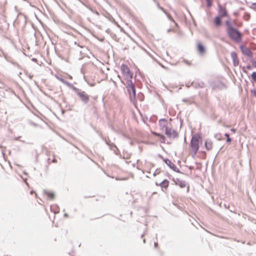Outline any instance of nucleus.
Here are the masks:
<instances>
[{"instance_id":"bb28decb","label":"nucleus","mask_w":256,"mask_h":256,"mask_svg":"<svg viewBox=\"0 0 256 256\" xmlns=\"http://www.w3.org/2000/svg\"><path fill=\"white\" fill-rule=\"evenodd\" d=\"M168 18L172 20V21H173L174 22V20H173V18H172V17L170 16H168Z\"/></svg>"},{"instance_id":"20e7f679","label":"nucleus","mask_w":256,"mask_h":256,"mask_svg":"<svg viewBox=\"0 0 256 256\" xmlns=\"http://www.w3.org/2000/svg\"><path fill=\"white\" fill-rule=\"evenodd\" d=\"M199 140L198 136H193L190 140V146L192 152H193L194 154L196 155L199 148Z\"/></svg>"},{"instance_id":"0eeeda50","label":"nucleus","mask_w":256,"mask_h":256,"mask_svg":"<svg viewBox=\"0 0 256 256\" xmlns=\"http://www.w3.org/2000/svg\"><path fill=\"white\" fill-rule=\"evenodd\" d=\"M218 8L219 14V15L218 16H220L221 18H222L228 16V12L225 7L219 4Z\"/></svg>"},{"instance_id":"aec40b11","label":"nucleus","mask_w":256,"mask_h":256,"mask_svg":"<svg viewBox=\"0 0 256 256\" xmlns=\"http://www.w3.org/2000/svg\"><path fill=\"white\" fill-rule=\"evenodd\" d=\"M252 79L254 81L256 82V72H254L252 74Z\"/></svg>"},{"instance_id":"f3484780","label":"nucleus","mask_w":256,"mask_h":256,"mask_svg":"<svg viewBox=\"0 0 256 256\" xmlns=\"http://www.w3.org/2000/svg\"><path fill=\"white\" fill-rule=\"evenodd\" d=\"M242 52L244 54H246L248 56H250L252 54L251 52L247 48H244L242 50Z\"/></svg>"},{"instance_id":"393cba45","label":"nucleus","mask_w":256,"mask_h":256,"mask_svg":"<svg viewBox=\"0 0 256 256\" xmlns=\"http://www.w3.org/2000/svg\"><path fill=\"white\" fill-rule=\"evenodd\" d=\"M252 6L254 8L256 9V2L253 3L252 4Z\"/></svg>"},{"instance_id":"39448f33","label":"nucleus","mask_w":256,"mask_h":256,"mask_svg":"<svg viewBox=\"0 0 256 256\" xmlns=\"http://www.w3.org/2000/svg\"><path fill=\"white\" fill-rule=\"evenodd\" d=\"M74 90L83 102H87L88 101L89 96L84 92L77 88H74Z\"/></svg>"},{"instance_id":"473e14b6","label":"nucleus","mask_w":256,"mask_h":256,"mask_svg":"<svg viewBox=\"0 0 256 256\" xmlns=\"http://www.w3.org/2000/svg\"><path fill=\"white\" fill-rule=\"evenodd\" d=\"M64 216H68V215L66 214H65Z\"/></svg>"},{"instance_id":"4be33fe9","label":"nucleus","mask_w":256,"mask_h":256,"mask_svg":"<svg viewBox=\"0 0 256 256\" xmlns=\"http://www.w3.org/2000/svg\"><path fill=\"white\" fill-rule=\"evenodd\" d=\"M52 162H53V163H56L57 162V160H56V156L54 155H53V158L52 160Z\"/></svg>"},{"instance_id":"dca6fc26","label":"nucleus","mask_w":256,"mask_h":256,"mask_svg":"<svg viewBox=\"0 0 256 256\" xmlns=\"http://www.w3.org/2000/svg\"><path fill=\"white\" fill-rule=\"evenodd\" d=\"M46 196L50 199H54V194L52 192H46Z\"/></svg>"},{"instance_id":"c756f323","label":"nucleus","mask_w":256,"mask_h":256,"mask_svg":"<svg viewBox=\"0 0 256 256\" xmlns=\"http://www.w3.org/2000/svg\"><path fill=\"white\" fill-rule=\"evenodd\" d=\"M246 68H247L248 69H249V70H250V68H251V67H250V66H247Z\"/></svg>"},{"instance_id":"2f4dec72","label":"nucleus","mask_w":256,"mask_h":256,"mask_svg":"<svg viewBox=\"0 0 256 256\" xmlns=\"http://www.w3.org/2000/svg\"><path fill=\"white\" fill-rule=\"evenodd\" d=\"M206 2H210V1H212V0H206Z\"/></svg>"},{"instance_id":"412c9836","label":"nucleus","mask_w":256,"mask_h":256,"mask_svg":"<svg viewBox=\"0 0 256 256\" xmlns=\"http://www.w3.org/2000/svg\"><path fill=\"white\" fill-rule=\"evenodd\" d=\"M212 1H210V2H206V5H207L208 7L210 8L212 6Z\"/></svg>"},{"instance_id":"9d476101","label":"nucleus","mask_w":256,"mask_h":256,"mask_svg":"<svg viewBox=\"0 0 256 256\" xmlns=\"http://www.w3.org/2000/svg\"><path fill=\"white\" fill-rule=\"evenodd\" d=\"M197 49L200 54H203L205 52V48L200 42L197 44Z\"/></svg>"},{"instance_id":"cd10ccee","label":"nucleus","mask_w":256,"mask_h":256,"mask_svg":"<svg viewBox=\"0 0 256 256\" xmlns=\"http://www.w3.org/2000/svg\"><path fill=\"white\" fill-rule=\"evenodd\" d=\"M158 242H154V246H155L156 248H157V247H158Z\"/></svg>"},{"instance_id":"6ab92c4d","label":"nucleus","mask_w":256,"mask_h":256,"mask_svg":"<svg viewBox=\"0 0 256 256\" xmlns=\"http://www.w3.org/2000/svg\"><path fill=\"white\" fill-rule=\"evenodd\" d=\"M224 136L226 137V142L228 144H230L232 142V139L230 138L229 134L226 133Z\"/></svg>"},{"instance_id":"b1692460","label":"nucleus","mask_w":256,"mask_h":256,"mask_svg":"<svg viewBox=\"0 0 256 256\" xmlns=\"http://www.w3.org/2000/svg\"><path fill=\"white\" fill-rule=\"evenodd\" d=\"M30 193L31 194H34L36 197V198L37 197V194L34 190H31Z\"/></svg>"},{"instance_id":"6e6552de","label":"nucleus","mask_w":256,"mask_h":256,"mask_svg":"<svg viewBox=\"0 0 256 256\" xmlns=\"http://www.w3.org/2000/svg\"><path fill=\"white\" fill-rule=\"evenodd\" d=\"M164 160L166 162V164L174 171L176 172H180L179 169L170 160H169L168 159H164Z\"/></svg>"},{"instance_id":"f8f14e48","label":"nucleus","mask_w":256,"mask_h":256,"mask_svg":"<svg viewBox=\"0 0 256 256\" xmlns=\"http://www.w3.org/2000/svg\"><path fill=\"white\" fill-rule=\"evenodd\" d=\"M156 185L158 186V184H156ZM158 186L161 187L162 190L163 188L166 189L169 186V182L166 180H164Z\"/></svg>"},{"instance_id":"f257e3e1","label":"nucleus","mask_w":256,"mask_h":256,"mask_svg":"<svg viewBox=\"0 0 256 256\" xmlns=\"http://www.w3.org/2000/svg\"><path fill=\"white\" fill-rule=\"evenodd\" d=\"M160 128L162 130H165L166 134L170 138H176L178 134L176 132L169 126L170 124L166 119H160L158 122Z\"/></svg>"},{"instance_id":"5701e85b","label":"nucleus","mask_w":256,"mask_h":256,"mask_svg":"<svg viewBox=\"0 0 256 256\" xmlns=\"http://www.w3.org/2000/svg\"><path fill=\"white\" fill-rule=\"evenodd\" d=\"M251 93L256 97V90H250Z\"/></svg>"},{"instance_id":"7ed1b4c3","label":"nucleus","mask_w":256,"mask_h":256,"mask_svg":"<svg viewBox=\"0 0 256 256\" xmlns=\"http://www.w3.org/2000/svg\"><path fill=\"white\" fill-rule=\"evenodd\" d=\"M227 33L230 38L232 40L236 42H239L240 41L242 38V34L237 30L232 28L227 31Z\"/></svg>"},{"instance_id":"2eb2a0df","label":"nucleus","mask_w":256,"mask_h":256,"mask_svg":"<svg viewBox=\"0 0 256 256\" xmlns=\"http://www.w3.org/2000/svg\"><path fill=\"white\" fill-rule=\"evenodd\" d=\"M152 133L154 136H159L160 139L162 140V142H164L166 138L164 135L156 133V132H152Z\"/></svg>"},{"instance_id":"9b49d317","label":"nucleus","mask_w":256,"mask_h":256,"mask_svg":"<svg viewBox=\"0 0 256 256\" xmlns=\"http://www.w3.org/2000/svg\"><path fill=\"white\" fill-rule=\"evenodd\" d=\"M231 56L233 60V63L234 66H238V60L236 54L234 52L231 53Z\"/></svg>"},{"instance_id":"a878e982","label":"nucleus","mask_w":256,"mask_h":256,"mask_svg":"<svg viewBox=\"0 0 256 256\" xmlns=\"http://www.w3.org/2000/svg\"><path fill=\"white\" fill-rule=\"evenodd\" d=\"M230 131L233 133H235L236 132V130L234 128H232L230 129Z\"/></svg>"},{"instance_id":"a211bd4d","label":"nucleus","mask_w":256,"mask_h":256,"mask_svg":"<svg viewBox=\"0 0 256 256\" xmlns=\"http://www.w3.org/2000/svg\"><path fill=\"white\" fill-rule=\"evenodd\" d=\"M226 24L227 26L226 32L233 28L230 21H226Z\"/></svg>"},{"instance_id":"1a4fd4ad","label":"nucleus","mask_w":256,"mask_h":256,"mask_svg":"<svg viewBox=\"0 0 256 256\" xmlns=\"http://www.w3.org/2000/svg\"><path fill=\"white\" fill-rule=\"evenodd\" d=\"M172 180L174 182L175 184L179 186L181 188H184L186 186V182L184 180L178 178L176 180L173 178Z\"/></svg>"},{"instance_id":"7c9ffc66","label":"nucleus","mask_w":256,"mask_h":256,"mask_svg":"<svg viewBox=\"0 0 256 256\" xmlns=\"http://www.w3.org/2000/svg\"><path fill=\"white\" fill-rule=\"evenodd\" d=\"M160 8V9H161L162 10H163L164 12H165L164 10L162 8Z\"/></svg>"},{"instance_id":"4468645a","label":"nucleus","mask_w":256,"mask_h":256,"mask_svg":"<svg viewBox=\"0 0 256 256\" xmlns=\"http://www.w3.org/2000/svg\"><path fill=\"white\" fill-rule=\"evenodd\" d=\"M205 146L207 150H210L212 148L213 143L210 140H207L205 142Z\"/></svg>"},{"instance_id":"ddd939ff","label":"nucleus","mask_w":256,"mask_h":256,"mask_svg":"<svg viewBox=\"0 0 256 256\" xmlns=\"http://www.w3.org/2000/svg\"><path fill=\"white\" fill-rule=\"evenodd\" d=\"M222 18L220 16H216L214 20V26L216 27L220 26L222 24Z\"/></svg>"},{"instance_id":"f03ea898","label":"nucleus","mask_w":256,"mask_h":256,"mask_svg":"<svg viewBox=\"0 0 256 256\" xmlns=\"http://www.w3.org/2000/svg\"><path fill=\"white\" fill-rule=\"evenodd\" d=\"M120 70L123 76V80L124 82H128L132 85V80L133 77V73L130 70L128 66L124 64H122L120 67Z\"/></svg>"},{"instance_id":"c85d7f7f","label":"nucleus","mask_w":256,"mask_h":256,"mask_svg":"<svg viewBox=\"0 0 256 256\" xmlns=\"http://www.w3.org/2000/svg\"><path fill=\"white\" fill-rule=\"evenodd\" d=\"M254 66L255 68H256V62H254Z\"/></svg>"},{"instance_id":"423d86ee","label":"nucleus","mask_w":256,"mask_h":256,"mask_svg":"<svg viewBox=\"0 0 256 256\" xmlns=\"http://www.w3.org/2000/svg\"><path fill=\"white\" fill-rule=\"evenodd\" d=\"M122 82L123 84H124L126 85V88L128 89V90L129 92L130 95V96H132L134 97V98H135L136 96V92L134 85L132 83V85L130 84H128V82H124V81H122Z\"/></svg>"}]
</instances>
